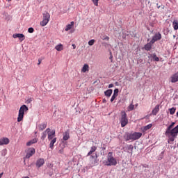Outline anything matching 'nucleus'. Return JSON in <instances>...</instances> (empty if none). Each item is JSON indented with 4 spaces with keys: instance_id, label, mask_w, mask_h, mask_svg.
Here are the masks:
<instances>
[{
    "instance_id": "1",
    "label": "nucleus",
    "mask_w": 178,
    "mask_h": 178,
    "mask_svg": "<svg viewBox=\"0 0 178 178\" xmlns=\"http://www.w3.org/2000/svg\"><path fill=\"white\" fill-rule=\"evenodd\" d=\"M175 124H176V122H172L171 124L167 127L165 130V134L167 137H170V136H177L178 125L175 127L174 129H172Z\"/></svg>"
},
{
    "instance_id": "2",
    "label": "nucleus",
    "mask_w": 178,
    "mask_h": 178,
    "mask_svg": "<svg viewBox=\"0 0 178 178\" xmlns=\"http://www.w3.org/2000/svg\"><path fill=\"white\" fill-rule=\"evenodd\" d=\"M113 153L111 152H108L107 161H106V166H116L118 165V160L113 157Z\"/></svg>"
},
{
    "instance_id": "3",
    "label": "nucleus",
    "mask_w": 178,
    "mask_h": 178,
    "mask_svg": "<svg viewBox=\"0 0 178 178\" xmlns=\"http://www.w3.org/2000/svg\"><path fill=\"white\" fill-rule=\"evenodd\" d=\"M27 111H29V107H27V106L24 104L20 107L17 117L18 122H20L23 120L24 118V112H27Z\"/></svg>"
},
{
    "instance_id": "4",
    "label": "nucleus",
    "mask_w": 178,
    "mask_h": 178,
    "mask_svg": "<svg viewBox=\"0 0 178 178\" xmlns=\"http://www.w3.org/2000/svg\"><path fill=\"white\" fill-rule=\"evenodd\" d=\"M120 123L121 124V127H125V126H127L129 124V119H127V114L126 113V111L121 112Z\"/></svg>"
},
{
    "instance_id": "5",
    "label": "nucleus",
    "mask_w": 178,
    "mask_h": 178,
    "mask_svg": "<svg viewBox=\"0 0 178 178\" xmlns=\"http://www.w3.org/2000/svg\"><path fill=\"white\" fill-rule=\"evenodd\" d=\"M50 19H51V15H49V13L46 12L43 13V19L42 22H40V26L42 27H45V26H47V24L49 23Z\"/></svg>"
},
{
    "instance_id": "6",
    "label": "nucleus",
    "mask_w": 178,
    "mask_h": 178,
    "mask_svg": "<svg viewBox=\"0 0 178 178\" xmlns=\"http://www.w3.org/2000/svg\"><path fill=\"white\" fill-rule=\"evenodd\" d=\"M161 39H162V35L161 34V33H157L154 34V35L152 37L151 42L152 44H155V42H156V41H159Z\"/></svg>"
},
{
    "instance_id": "7",
    "label": "nucleus",
    "mask_w": 178,
    "mask_h": 178,
    "mask_svg": "<svg viewBox=\"0 0 178 178\" xmlns=\"http://www.w3.org/2000/svg\"><path fill=\"white\" fill-rule=\"evenodd\" d=\"M34 154H35V149L29 148L26 152V155L25 158H26V159H30V158H31V156L34 155Z\"/></svg>"
},
{
    "instance_id": "8",
    "label": "nucleus",
    "mask_w": 178,
    "mask_h": 178,
    "mask_svg": "<svg viewBox=\"0 0 178 178\" xmlns=\"http://www.w3.org/2000/svg\"><path fill=\"white\" fill-rule=\"evenodd\" d=\"M13 38H19V41L22 42V41H24V39L26 38V36L23 35V33H15L13 35Z\"/></svg>"
},
{
    "instance_id": "9",
    "label": "nucleus",
    "mask_w": 178,
    "mask_h": 178,
    "mask_svg": "<svg viewBox=\"0 0 178 178\" xmlns=\"http://www.w3.org/2000/svg\"><path fill=\"white\" fill-rule=\"evenodd\" d=\"M47 136H48V140L49 141H51V140H54V138H56V132H55V130H52L47 132Z\"/></svg>"
},
{
    "instance_id": "10",
    "label": "nucleus",
    "mask_w": 178,
    "mask_h": 178,
    "mask_svg": "<svg viewBox=\"0 0 178 178\" xmlns=\"http://www.w3.org/2000/svg\"><path fill=\"white\" fill-rule=\"evenodd\" d=\"M132 134V141H135V140H138L139 138H141V136H143V134L140 132H134L131 133Z\"/></svg>"
},
{
    "instance_id": "11",
    "label": "nucleus",
    "mask_w": 178,
    "mask_h": 178,
    "mask_svg": "<svg viewBox=\"0 0 178 178\" xmlns=\"http://www.w3.org/2000/svg\"><path fill=\"white\" fill-rule=\"evenodd\" d=\"M10 143V140L8 138H0V145H8Z\"/></svg>"
},
{
    "instance_id": "12",
    "label": "nucleus",
    "mask_w": 178,
    "mask_h": 178,
    "mask_svg": "<svg viewBox=\"0 0 178 178\" xmlns=\"http://www.w3.org/2000/svg\"><path fill=\"white\" fill-rule=\"evenodd\" d=\"M124 140H125L126 141H130V140H131L133 141V135L131 133H126L124 135Z\"/></svg>"
},
{
    "instance_id": "13",
    "label": "nucleus",
    "mask_w": 178,
    "mask_h": 178,
    "mask_svg": "<svg viewBox=\"0 0 178 178\" xmlns=\"http://www.w3.org/2000/svg\"><path fill=\"white\" fill-rule=\"evenodd\" d=\"M50 131H51V129L47 128L45 131H44L42 133L41 140H42V141H44V140H45V138H47V134L48 135V133H49Z\"/></svg>"
},
{
    "instance_id": "14",
    "label": "nucleus",
    "mask_w": 178,
    "mask_h": 178,
    "mask_svg": "<svg viewBox=\"0 0 178 178\" xmlns=\"http://www.w3.org/2000/svg\"><path fill=\"white\" fill-rule=\"evenodd\" d=\"M171 83H177L178 81V72L172 74L170 77Z\"/></svg>"
},
{
    "instance_id": "15",
    "label": "nucleus",
    "mask_w": 178,
    "mask_h": 178,
    "mask_svg": "<svg viewBox=\"0 0 178 178\" xmlns=\"http://www.w3.org/2000/svg\"><path fill=\"white\" fill-rule=\"evenodd\" d=\"M44 163L45 161L44 160V159H39L36 162V166L38 168H41V166H42V165H44Z\"/></svg>"
},
{
    "instance_id": "16",
    "label": "nucleus",
    "mask_w": 178,
    "mask_h": 178,
    "mask_svg": "<svg viewBox=\"0 0 178 178\" xmlns=\"http://www.w3.org/2000/svg\"><path fill=\"white\" fill-rule=\"evenodd\" d=\"M87 72H90V65L88 64H84L81 69V73H86Z\"/></svg>"
},
{
    "instance_id": "17",
    "label": "nucleus",
    "mask_w": 178,
    "mask_h": 178,
    "mask_svg": "<svg viewBox=\"0 0 178 178\" xmlns=\"http://www.w3.org/2000/svg\"><path fill=\"white\" fill-rule=\"evenodd\" d=\"M47 122H42L38 125V129L40 131H42L43 130H45V129H47Z\"/></svg>"
},
{
    "instance_id": "18",
    "label": "nucleus",
    "mask_w": 178,
    "mask_h": 178,
    "mask_svg": "<svg viewBox=\"0 0 178 178\" xmlns=\"http://www.w3.org/2000/svg\"><path fill=\"white\" fill-rule=\"evenodd\" d=\"M159 112V105H156L152 111V115L156 116V114Z\"/></svg>"
},
{
    "instance_id": "19",
    "label": "nucleus",
    "mask_w": 178,
    "mask_h": 178,
    "mask_svg": "<svg viewBox=\"0 0 178 178\" xmlns=\"http://www.w3.org/2000/svg\"><path fill=\"white\" fill-rule=\"evenodd\" d=\"M95 151H97V146H92L90 147V150L89 151V152L87 154V156H90V155H92V154H94V152H95Z\"/></svg>"
},
{
    "instance_id": "20",
    "label": "nucleus",
    "mask_w": 178,
    "mask_h": 178,
    "mask_svg": "<svg viewBox=\"0 0 178 178\" xmlns=\"http://www.w3.org/2000/svg\"><path fill=\"white\" fill-rule=\"evenodd\" d=\"M74 26V22H71L70 24H67L65 28V31H69V30H72V27Z\"/></svg>"
},
{
    "instance_id": "21",
    "label": "nucleus",
    "mask_w": 178,
    "mask_h": 178,
    "mask_svg": "<svg viewBox=\"0 0 178 178\" xmlns=\"http://www.w3.org/2000/svg\"><path fill=\"white\" fill-rule=\"evenodd\" d=\"M151 48H152V43L151 42L145 45V51H151Z\"/></svg>"
},
{
    "instance_id": "22",
    "label": "nucleus",
    "mask_w": 178,
    "mask_h": 178,
    "mask_svg": "<svg viewBox=\"0 0 178 178\" xmlns=\"http://www.w3.org/2000/svg\"><path fill=\"white\" fill-rule=\"evenodd\" d=\"M38 141V139L37 138H34L30 141H29L27 143H26V145L27 147H30V145H33V144H35V143H37Z\"/></svg>"
},
{
    "instance_id": "23",
    "label": "nucleus",
    "mask_w": 178,
    "mask_h": 178,
    "mask_svg": "<svg viewBox=\"0 0 178 178\" xmlns=\"http://www.w3.org/2000/svg\"><path fill=\"white\" fill-rule=\"evenodd\" d=\"M55 143H56V138H54L53 139H51L49 144V148L54 149V145L55 144Z\"/></svg>"
},
{
    "instance_id": "24",
    "label": "nucleus",
    "mask_w": 178,
    "mask_h": 178,
    "mask_svg": "<svg viewBox=\"0 0 178 178\" xmlns=\"http://www.w3.org/2000/svg\"><path fill=\"white\" fill-rule=\"evenodd\" d=\"M172 27L174 30H178V20L175 19L172 22Z\"/></svg>"
},
{
    "instance_id": "25",
    "label": "nucleus",
    "mask_w": 178,
    "mask_h": 178,
    "mask_svg": "<svg viewBox=\"0 0 178 178\" xmlns=\"http://www.w3.org/2000/svg\"><path fill=\"white\" fill-rule=\"evenodd\" d=\"M112 92H113V90H112V89H108L104 92V95H106V97H111Z\"/></svg>"
},
{
    "instance_id": "26",
    "label": "nucleus",
    "mask_w": 178,
    "mask_h": 178,
    "mask_svg": "<svg viewBox=\"0 0 178 178\" xmlns=\"http://www.w3.org/2000/svg\"><path fill=\"white\" fill-rule=\"evenodd\" d=\"M55 49L58 51H63V45L62 44H59L55 47Z\"/></svg>"
},
{
    "instance_id": "27",
    "label": "nucleus",
    "mask_w": 178,
    "mask_h": 178,
    "mask_svg": "<svg viewBox=\"0 0 178 178\" xmlns=\"http://www.w3.org/2000/svg\"><path fill=\"white\" fill-rule=\"evenodd\" d=\"M150 56L153 58L154 62H159V58L156 56V54H151Z\"/></svg>"
},
{
    "instance_id": "28",
    "label": "nucleus",
    "mask_w": 178,
    "mask_h": 178,
    "mask_svg": "<svg viewBox=\"0 0 178 178\" xmlns=\"http://www.w3.org/2000/svg\"><path fill=\"white\" fill-rule=\"evenodd\" d=\"M70 138V136L69 135V132H65L63 136L64 141H67V140Z\"/></svg>"
},
{
    "instance_id": "29",
    "label": "nucleus",
    "mask_w": 178,
    "mask_h": 178,
    "mask_svg": "<svg viewBox=\"0 0 178 178\" xmlns=\"http://www.w3.org/2000/svg\"><path fill=\"white\" fill-rule=\"evenodd\" d=\"M152 127V124H149L143 127V131H147V130H149Z\"/></svg>"
},
{
    "instance_id": "30",
    "label": "nucleus",
    "mask_w": 178,
    "mask_h": 178,
    "mask_svg": "<svg viewBox=\"0 0 178 178\" xmlns=\"http://www.w3.org/2000/svg\"><path fill=\"white\" fill-rule=\"evenodd\" d=\"M169 112H170V115H175V113H176V108L172 107L171 108H169Z\"/></svg>"
},
{
    "instance_id": "31",
    "label": "nucleus",
    "mask_w": 178,
    "mask_h": 178,
    "mask_svg": "<svg viewBox=\"0 0 178 178\" xmlns=\"http://www.w3.org/2000/svg\"><path fill=\"white\" fill-rule=\"evenodd\" d=\"M134 109V105L133 104H131L129 106H128V111L129 112H130V111H133Z\"/></svg>"
},
{
    "instance_id": "32",
    "label": "nucleus",
    "mask_w": 178,
    "mask_h": 178,
    "mask_svg": "<svg viewBox=\"0 0 178 178\" xmlns=\"http://www.w3.org/2000/svg\"><path fill=\"white\" fill-rule=\"evenodd\" d=\"M95 42V40L92 39L90 40H89L88 42V45H90V47H92V45H94V43Z\"/></svg>"
},
{
    "instance_id": "33",
    "label": "nucleus",
    "mask_w": 178,
    "mask_h": 178,
    "mask_svg": "<svg viewBox=\"0 0 178 178\" xmlns=\"http://www.w3.org/2000/svg\"><path fill=\"white\" fill-rule=\"evenodd\" d=\"M176 136H173V135H170V136H168V138H169L170 141L173 142V141H175V137H176Z\"/></svg>"
},
{
    "instance_id": "34",
    "label": "nucleus",
    "mask_w": 178,
    "mask_h": 178,
    "mask_svg": "<svg viewBox=\"0 0 178 178\" xmlns=\"http://www.w3.org/2000/svg\"><path fill=\"white\" fill-rule=\"evenodd\" d=\"M119 94V89L116 88L114 90L113 95H116L118 97V95Z\"/></svg>"
},
{
    "instance_id": "35",
    "label": "nucleus",
    "mask_w": 178,
    "mask_h": 178,
    "mask_svg": "<svg viewBox=\"0 0 178 178\" xmlns=\"http://www.w3.org/2000/svg\"><path fill=\"white\" fill-rule=\"evenodd\" d=\"M109 59L111 60V63L113 62V56L112 55V51H110V57Z\"/></svg>"
},
{
    "instance_id": "36",
    "label": "nucleus",
    "mask_w": 178,
    "mask_h": 178,
    "mask_svg": "<svg viewBox=\"0 0 178 178\" xmlns=\"http://www.w3.org/2000/svg\"><path fill=\"white\" fill-rule=\"evenodd\" d=\"M95 6H98V1L99 0H92Z\"/></svg>"
},
{
    "instance_id": "37",
    "label": "nucleus",
    "mask_w": 178,
    "mask_h": 178,
    "mask_svg": "<svg viewBox=\"0 0 178 178\" xmlns=\"http://www.w3.org/2000/svg\"><path fill=\"white\" fill-rule=\"evenodd\" d=\"M28 32L31 33H34V28L31 27V28L28 29Z\"/></svg>"
},
{
    "instance_id": "38",
    "label": "nucleus",
    "mask_w": 178,
    "mask_h": 178,
    "mask_svg": "<svg viewBox=\"0 0 178 178\" xmlns=\"http://www.w3.org/2000/svg\"><path fill=\"white\" fill-rule=\"evenodd\" d=\"M116 97L118 96H116L115 95H113L111 99V102H113V101H115V99H116Z\"/></svg>"
},
{
    "instance_id": "39",
    "label": "nucleus",
    "mask_w": 178,
    "mask_h": 178,
    "mask_svg": "<svg viewBox=\"0 0 178 178\" xmlns=\"http://www.w3.org/2000/svg\"><path fill=\"white\" fill-rule=\"evenodd\" d=\"M103 40H106V41H109V37L106 36V37L103 38Z\"/></svg>"
},
{
    "instance_id": "40",
    "label": "nucleus",
    "mask_w": 178,
    "mask_h": 178,
    "mask_svg": "<svg viewBox=\"0 0 178 178\" xmlns=\"http://www.w3.org/2000/svg\"><path fill=\"white\" fill-rule=\"evenodd\" d=\"M112 87H113V83L108 85V88H112Z\"/></svg>"
},
{
    "instance_id": "41",
    "label": "nucleus",
    "mask_w": 178,
    "mask_h": 178,
    "mask_svg": "<svg viewBox=\"0 0 178 178\" xmlns=\"http://www.w3.org/2000/svg\"><path fill=\"white\" fill-rule=\"evenodd\" d=\"M129 148H130L131 150H133V149H134V147H133V145H129Z\"/></svg>"
},
{
    "instance_id": "42",
    "label": "nucleus",
    "mask_w": 178,
    "mask_h": 178,
    "mask_svg": "<svg viewBox=\"0 0 178 178\" xmlns=\"http://www.w3.org/2000/svg\"><path fill=\"white\" fill-rule=\"evenodd\" d=\"M72 47H73V49H76V44H72Z\"/></svg>"
},
{
    "instance_id": "43",
    "label": "nucleus",
    "mask_w": 178,
    "mask_h": 178,
    "mask_svg": "<svg viewBox=\"0 0 178 178\" xmlns=\"http://www.w3.org/2000/svg\"><path fill=\"white\" fill-rule=\"evenodd\" d=\"M2 176H3V172H1V173L0 174V178H2Z\"/></svg>"
},
{
    "instance_id": "44",
    "label": "nucleus",
    "mask_w": 178,
    "mask_h": 178,
    "mask_svg": "<svg viewBox=\"0 0 178 178\" xmlns=\"http://www.w3.org/2000/svg\"><path fill=\"white\" fill-rule=\"evenodd\" d=\"M90 158H92V159H94V158H95V156H90Z\"/></svg>"
},
{
    "instance_id": "45",
    "label": "nucleus",
    "mask_w": 178,
    "mask_h": 178,
    "mask_svg": "<svg viewBox=\"0 0 178 178\" xmlns=\"http://www.w3.org/2000/svg\"><path fill=\"white\" fill-rule=\"evenodd\" d=\"M8 2H11L12 0H6Z\"/></svg>"
},
{
    "instance_id": "46",
    "label": "nucleus",
    "mask_w": 178,
    "mask_h": 178,
    "mask_svg": "<svg viewBox=\"0 0 178 178\" xmlns=\"http://www.w3.org/2000/svg\"><path fill=\"white\" fill-rule=\"evenodd\" d=\"M41 64V61L39 60V63H38V65H40Z\"/></svg>"
},
{
    "instance_id": "47",
    "label": "nucleus",
    "mask_w": 178,
    "mask_h": 178,
    "mask_svg": "<svg viewBox=\"0 0 178 178\" xmlns=\"http://www.w3.org/2000/svg\"><path fill=\"white\" fill-rule=\"evenodd\" d=\"M158 9H159V8H161V6H157Z\"/></svg>"
},
{
    "instance_id": "48",
    "label": "nucleus",
    "mask_w": 178,
    "mask_h": 178,
    "mask_svg": "<svg viewBox=\"0 0 178 178\" xmlns=\"http://www.w3.org/2000/svg\"><path fill=\"white\" fill-rule=\"evenodd\" d=\"M103 102H106V99H104Z\"/></svg>"
},
{
    "instance_id": "49",
    "label": "nucleus",
    "mask_w": 178,
    "mask_h": 178,
    "mask_svg": "<svg viewBox=\"0 0 178 178\" xmlns=\"http://www.w3.org/2000/svg\"><path fill=\"white\" fill-rule=\"evenodd\" d=\"M136 106H138V104H136Z\"/></svg>"
},
{
    "instance_id": "50",
    "label": "nucleus",
    "mask_w": 178,
    "mask_h": 178,
    "mask_svg": "<svg viewBox=\"0 0 178 178\" xmlns=\"http://www.w3.org/2000/svg\"><path fill=\"white\" fill-rule=\"evenodd\" d=\"M96 158H98V156H97V154H96Z\"/></svg>"
}]
</instances>
